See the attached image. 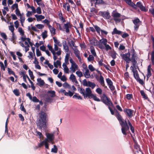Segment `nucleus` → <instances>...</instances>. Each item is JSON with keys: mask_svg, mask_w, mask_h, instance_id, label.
<instances>
[{"mask_svg": "<svg viewBox=\"0 0 154 154\" xmlns=\"http://www.w3.org/2000/svg\"><path fill=\"white\" fill-rule=\"evenodd\" d=\"M140 93L144 98L145 99H146L147 98V96L143 91H140Z\"/></svg>", "mask_w": 154, "mask_h": 154, "instance_id": "obj_52", "label": "nucleus"}, {"mask_svg": "<svg viewBox=\"0 0 154 154\" xmlns=\"http://www.w3.org/2000/svg\"><path fill=\"white\" fill-rule=\"evenodd\" d=\"M94 59V56L91 55H89L88 57V61H91L93 60Z\"/></svg>", "mask_w": 154, "mask_h": 154, "instance_id": "obj_53", "label": "nucleus"}, {"mask_svg": "<svg viewBox=\"0 0 154 154\" xmlns=\"http://www.w3.org/2000/svg\"><path fill=\"white\" fill-rule=\"evenodd\" d=\"M98 14L102 16L104 18L106 19H109L111 17L109 13L106 11H100L99 12Z\"/></svg>", "mask_w": 154, "mask_h": 154, "instance_id": "obj_9", "label": "nucleus"}, {"mask_svg": "<svg viewBox=\"0 0 154 154\" xmlns=\"http://www.w3.org/2000/svg\"><path fill=\"white\" fill-rule=\"evenodd\" d=\"M66 65L67 64H66L63 63L62 65V66L63 67L64 72L66 73L69 74V70Z\"/></svg>", "mask_w": 154, "mask_h": 154, "instance_id": "obj_20", "label": "nucleus"}, {"mask_svg": "<svg viewBox=\"0 0 154 154\" xmlns=\"http://www.w3.org/2000/svg\"><path fill=\"white\" fill-rule=\"evenodd\" d=\"M130 54L129 53H125L121 55L122 58L127 63H129L130 61H131L133 63V64L134 65L136 64V61L135 60L136 55L134 53H133L132 55L131 58L130 57Z\"/></svg>", "mask_w": 154, "mask_h": 154, "instance_id": "obj_4", "label": "nucleus"}, {"mask_svg": "<svg viewBox=\"0 0 154 154\" xmlns=\"http://www.w3.org/2000/svg\"><path fill=\"white\" fill-rule=\"evenodd\" d=\"M120 14L115 11H113L112 13V16L113 18L120 17Z\"/></svg>", "mask_w": 154, "mask_h": 154, "instance_id": "obj_26", "label": "nucleus"}, {"mask_svg": "<svg viewBox=\"0 0 154 154\" xmlns=\"http://www.w3.org/2000/svg\"><path fill=\"white\" fill-rule=\"evenodd\" d=\"M133 22L134 24V29L137 31L140 25V20L138 18H136L133 20Z\"/></svg>", "mask_w": 154, "mask_h": 154, "instance_id": "obj_13", "label": "nucleus"}, {"mask_svg": "<svg viewBox=\"0 0 154 154\" xmlns=\"http://www.w3.org/2000/svg\"><path fill=\"white\" fill-rule=\"evenodd\" d=\"M14 94L17 96H18L19 95V91L18 90L16 89L13 91Z\"/></svg>", "mask_w": 154, "mask_h": 154, "instance_id": "obj_59", "label": "nucleus"}, {"mask_svg": "<svg viewBox=\"0 0 154 154\" xmlns=\"http://www.w3.org/2000/svg\"><path fill=\"white\" fill-rule=\"evenodd\" d=\"M18 30L21 36H25L24 35V32L21 27H19Z\"/></svg>", "mask_w": 154, "mask_h": 154, "instance_id": "obj_30", "label": "nucleus"}, {"mask_svg": "<svg viewBox=\"0 0 154 154\" xmlns=\"http://www.w3.org/2000/svg\"><path fill=\"white\" fill-rule=\"evenodd\" d=\"M98 81L100 83L102 86H104L105 84L104 79L101 75H100Z\"/></svg>", "mask_w": 154, "mask_h": 154, "instance_id": "obj_22", "label": "nucleus"}, {"mask_svg": "<svg viewBox=\"0 0 154 154\" xmlns=\"http://www.w3.org/2000/svg\"><path fill=\"white\" fill-rule=\"evenodd\" d=\"M83 71L84 72V75L85 77L87 78H88L90 77V75L89 73V70L87 68V66L85 64L83 65Z\"/></svg>", "mask_w": 154, "mask_h": 154, "instance_id": "obj_7", "label": "nucleus"}, {"mask_svg": "<svg viewBox=\"0 0 154 154\" xmlns=\"http://www.w3.org/2000/svg\"><path fill=\"white\" fill-rule=\"evenodd\" d=\"M122 32L120 31H119L117 30L116 28H115L113 31L112 32V35L115 34H117L119 35H120L122 34Z\"/></svg>", "mask_w": 154, "mask_h": 154, "instance_id": "obj_28", "label": "nucleus"}, {"mask_svg": "<svg viewBox=\"0 0 154 154\" xmlns=\"http://www.w3.org/2000/svg\"><path fill=\"white\" fill-rule=\"evenodd\" d=\"M106 80L108 86L110 85L113 84L112 82L109 78L106 79Z\"/></svg>", "mask_w": 154, "mask_h": 154, "instance_id": "obj_47", "label": "nucleus"}, {"mask_svg": "<svg viewBox=\"0 0 154 154\" xmlns=\"http://www.w3.org/2000/svg\"><path fill=\"white\" fill-rule=\"evenodd\" d=\"M91 11L93 12V13L97 14L98 12L97 10H96L95 8H92L91 9Z\"/></svg>", "mask_w": 154, "mask_h": 154, "instance_id": "obj_64", "label": "nucleus"}, {"mask_svg": "<svg viewBox=\"0 0 154 154\" xmlns=\"http://www.w3.org/2000/svg\"><path fill=\"white\" fill-rule=\"evenodd\" d=\"M69 58V54H66L65 58V63L66 64H67L68 63Z\"/></svg>", "mask_w": 154, "mask_h": 154, "instance_id": "obj_40", "label": "nucleus"}, {"mask_svg": "<svg viewBox=\"0 0 154 154\" xmlns=\"http://www.w3.org/2000/svg\"><path fill=\"white\" fill-rule=\"evenodd\" d=\"M54 66L56 68H57L58 66H61V63L59 60H57L56 61L54 62Z\"/></svg>", "mask_w": 154, "mask_h": 154, "instance_id": "obj_25", "label": "nucleus"}, {"mask_svg": "<svg viewBox=\"0 0 154 154\" xmlns=\"http://www.w3.org/2000/svg\"><path fill=\"white\" fill-rule=\"evenodd\" d=\"M71 26L69 22H67L66 23L64 24V27L66 30V32L67 33L69 32V29L71 27Z\"/></svg>", "mask_w": 154, "mask_h": 154, "instance_id": "obj_16", "label": "nucleus"}, {"mask_svg": "<svg viewBox=\"0 0 154 154\" xmlns=\"http://www.w3.org/2000/svg\"><path fill=\"white\" fill-rule=\"evenodd\" d=\"M35 16L36 18L37 21H40L44 19L45 18V16L42 15L35 14Z\"/></svg>", "mask_w": 154, "mask_h": 154, "instance_id": "obj_21", "label": "nucleus"}, {"mask_svg": "<svg viewBox=\"0 0 154 154\" xmlns=\"http://www.w3.org/2000/svg\"><path fill=\"white\" fill-rule=\"evenodd\" d=\"M58 92L61 93V94L63 93L65 96L68 95L67 92L65 90H64L63 89H61L58 91Z\"/></svg>", "mask_w": 154, "mask_h": 154, "instance_id": "obj_37", "label": "nucleus"}, {"mask_svg": "<svg viewBox=\"0 0 154 154\" xmlns=\"http://www.w3.org/2000/svg\"><path fill=\"white\" fill-rule=\"evenodd\" d=\"M128 125L130 126V129L131 131V132L132 133H134V129L131 123L130 122L129 120H128Z\"/></svg>", "mask_w": 154, "mask_h": 154, "instance_id": "obj_41", "label": "nucleus"}, {"mask_svg": "<svg viewBox=\"0 0 154 154\" xmlns=\"http://www.w3.org/2000/svg\"><path fill=\"white\" fill-rule=\"evenodd\" d=\"M47 32L45 30L43 32L42 34V37L43 39H45L46 38L47 36Z\"/></svg>", "mask_w": 154, "mask_h": 154, "instance_id": "obj_46", "label": "nucleus"}, {"mask_svg": "<svg viewBox=\"0 0 154 154\" xmlns=\"http://www.w3.org/2000/svg\"><path fill=\"white\" fill-rule=\"evenodd\" d=\"M54 49L55 53L57 56H59L61 55V51L60 48H58L56 44H54Z\"/></svg>", "mask_w": 154, "mask_h": 154, "instance_id": "obj_14", "label": "nucleus"}, {"mask_svg": "<svg viewBox=\"0 0 154 154\" xmlns=\"http://www.w3.org/2000/svg\"><path fill=\"white\" fill-rule=\"evenodd\" d=\"M88 81L87 82L86 79H84L83 81V85L85 86H88Z\"/></svg>", "mask_w": 154, "mask_h": 154, "instance_id": "obj_60", "label": "nucleus"}, {"mask_svg": "<svg viewBox=\"0 0 154 154\" xmlns=\"http://www.w3.org/2000/svg\"><path fill=\"white\" fill-rule=\"evenodd\" d=\"M20 20L21 23H24L25 20V17L24 14L22 13V14L19 16Z\"/></svg>", "mask_w": 154, "mask_h": 154, "instance_id": "obj_32", "label": "nucleus"}, {"mask_svg": "<svg viewBox=\"0 0 154 154\" xmlns=\"http://www.w3.org/2000/svg\"><path fill=\"white\" fill-rule=\"evenodd\" d=\"M48 93L50 94L51 96V97H54L55 96V92L54 91H48Z\"/></svg>", "mask_w": 154, "mask_h": 154, "instance_id": "obj_44", "label": "nucleus"}, {"mask_svg": "<svg viewBox=\"0 0 154 154\" xmlns=\"http://www.w3.org/2000/svg\"><path fill=\"white\" fill-rule=\"evenodd\" d=\"M94 45L97 46L100 48L101 49H103L104 48L103 44L105 45L107 42V40L106 38H103L100 39L99 41L95 39L94 40Z\"/></svg>", "mask_w": 154, "mask_h": 154, "instance_id": "obj_5", "label": "nucleus"}, {"mask_svg": "<svg viewBox=\"0 0 154 154\" xmlns=\"http://www.w3.org/2000/svg\"><path fill=\"white\" fill-rule=\"evenodd\" d=\"M35 134L36 136H37L40 138H41L43 137V135L42 133L36 131L35 132Z\"/></svg>", "mask_w": 154, "mask_h": 154, "instance_id": "obj_38", "label": "nucleus"}, {"mask_svg": "<svg viewBox=\"0 0 154 154\" xmlns=\"http://www.w3.org/2000/svg\"><path fill=\"white\" fill-rule=\"evenodd\" d=\"M63 49L65 50V52H68L69 51V48L66 41H64L63 42Z\"/></svg>", "mask_w": 154, "mask_h": 154, "instance_id": "obj_19", "label": "nucleus"}, {"mask_svg": "<svg viewBox=\"0 0 154 154\" xmlns=\"http://www.w3.org/2000/svg\"><path fill=\"white\" fill-rule=\"evenodd\" d=\"M136 6L139 7L140 8V10L142 11H146L147 10V9L140 2H137V3L136 5ZM136 7V6L135 8Z\"/></svg>", "mask_w": 154, "mask_h": 154, "instance_id": "obj_15", "label": "nucleus"}, {"mask_svg": "<svg viewBox=\"0 0 154 154\" xmlns=\"http://www.w3.org/2000/svg\"><path fill=\"white\" fill-rule=\"evenodd\" d=\"M9 29L12 32H14V29L13 25H11L9 26Z\"/></svg>", "mask_w": 154, "mask_h": 154, "instance_id": "obj_63", "label": "nucleus"}, {"mask_svg": "<svg viewBox=\"0 0 154 154\" xmlns=\"http://www.w3.org/2000/svg\"><path fill=\"white\" fill-rule=\"evenodd\" d=\"M90 97L93 98V99L96 101H100V99L99 98H98L97 97L93 94Z\"/></svg>", "mask_w": 154, "mask_h": 154, "instance_id": "obj_42", "label": "nucleus"}, {"mask_svg": "<svg viewBox=\"0 0 154 154\" xmlns=\"http://www.w3.org/2000/svg\"><path fill=\"white\" fill-rule=\"evenodd\" d=\"M35 26L39 29H42L43 28L44 26V25L41 24H38L35 25Z\"/></svg>", "mask_w": 154, "mask_h": 154, "instance_id": "obj_54", "label": "nucleus"}, {"mask_svg": "<svg viewBox=\"0 0 154 154\" xmlns=\"http://www.w3.org/2000/svg\"><path fill=\"white\" fill-rule=\"evenodd\" d=\"M126 97L128 100H131L133 97V95L131 94H128L126 95Z\"/></svg>", "mask_w": 154, "mask_h": 154, "instance_id": "obj_51", "label": "nucleus"}, {"mask_svg": "<svg viewBox=\"0 0 154 154\" xmlns=\"http://www.w3.org/2000/svg\"><path fill=\"white\" fill-rule=\"evenodd\" d=\"M126 2L129 5L135 8L136 6V5H135L134 3L132 2H131V0H125Z\"/></svg>", "mask_w": 154, "mask_h": 154, "instance_id": "obj_29", "label": "nucleus"}, {"mask_svg": "<svg viewBox=\"0 0 154 154\" xmlns=\"http://www.w3.org/2000/svg\"><path fill=\"white\" fill-rule=\"evenodd\" d=\"M47 47L51 51L52 53H53L55 52L54 50L53 49L52 47L49 45H48Z\"/></svg>", "mask_w": 154, "mask_h": 154, "instance_id": "obj_61", "label": "nucleus"}, {"mask_svg": "<svg viewBox=\"0 0 154 154\" xmlns=\"http://www.w3.org/2000/svg\"><path fill=\"white\" fill-rule=\"evenodd\" d=\"M88 86L93 89L95 86V85L94 83L91 82L90 81H88Z\"/></svg>", "mask_w": 154, "mask_h": 154, "instance_id": "obj_39", "label": "nucleus"}, {"mask_svg": "<svg viewBox=\"0 0 154 154\" xmlns=\"http://www.w3.org/2000/svg\"><path fill=\"white\" fill-rule=\"evenodd\" d=\"M63 87L66 88H70V85L66 82H65L63 83Z\"/></svg>", "mask_w": 154, "mask_h": 154, "instance_id": "obj_45", "label": "nucleus"}, {"mask_svg": "<svg viewBox=\"0 0 154 154\" xmlns=\"http://www.w3.org/2000/svg\"><path fill=\"white\" fill-rule=\"evenodd\" d=\"M79 92L81 94H82L84 96V97L85 98V90L84 89H83L81 88H79Z\"/></svg>", "mask_w": 154, "mask_h": 154, "instance_id": "obj_43", "label": "nucleus"}, {"mask_svg": "<svg viewBox=\"0 0 154 154\" xmlns=\"http://www.w3.org/2000/svg\"><path fill=\"white\" fill-rule=\"evenodd\" d=\"M45 135L47 138L39 143L38 146L39 147H41L45 145V148L48 149V143L49 142L52 144L54 143V133H46Z\"/></svg>", "mask_w": 154, "mask_h": 154, "instance_id": "obj_2", "label": "nucleus"}, {"mask_svg": "<svg viewBox=\"0 0 154 154\" xmlns=\"http://www.w3.org/2000/svg\"><path fill=\"white\" fill-rule=\"evenodd\" d=\"M88 68L89 70L93 72L95 70V68L91 64L89 65Z\"/></svg>", "mask_w": 154, "mask_h": 154, "instance_id": "obj_49", "label": "nucleus"}, {"mask_svg": "<svg viewBox=\"0 0 154 154\" xmlns=\"http://www.w3.org/2000/svg\"><path fill=\"white\" fill-rule=\"evenodd\" d=\"M29 75L32 79H33L34 78V76L33 75V72L30 70L29 69L28 70Z\"/></svg>", "mask_w": 154, "mask_h": 154, "instance_id": "obj_50", "label": "nucleus"}, {"mask_svg": "<svg viewBox=\"0 0 154 154\" xmlns=\"http://www.w3.org/2000/svg\"><path fill=\"white\" fill-rule=\"evenodd\" d=\"M96 92L99 94H101L102 93V90L100 88H98L96 90Z\"/></svg>", "mask_w": 154, "mask_h": 154, "instance_id": "obj_62", "label": "nucleus"}, {"mask_svg": "<svg viewBox=\"0 0 154 154\" xmlns=\"http://www.w3.org/2000/svg\"><path fill=\"white\" fill-rule=\"evenodd\" d=\"M151 67V65H149L148 67L147 73V78H149L151 75V70H152V69Z\"/></svg>", "mask_w": 154, "mask_h": 154, "instance_id": "obj_23", "label": "nucleus"}, {"mask_svg": "<svg viewBox=\"0 0 154 154\" xmlns=\"http://www.w3.org/2000/svg\"><path fill=\"white\" fill-rule=\"evenodd\" d=\"M76 74L79 77H81L83 76L82 72L80 71H76Z\"/></svg>", "mask_w": 154, "mask_h": 154, "instance_id": "obj_55", "label": "nucleus"}, {"mask_svg": "<svg viewBox=\"0 0 154 154\" xmlns=\"http://www.w3.org/2000/svg\"><path fill=\"white\" fill-rule=\"evenodd\" d=\"M96 1V2L95 3V5L97 4H102L104 2L102 0H91V2H94Z\"/></svg>", "mask_w": 154, "mask_h": 154, "instance_id": "obj_31", "label": "nucleus"}, {"mask_svg": "<svg viewBox=\"0 0 154 154\" xmlns=\"http://www.w3.org/2000/svg\"><path fill=\"white\" fill-rule=\"evenodd\" d=\"M72 49L74 51V53L76 56L78 58L79 62L81 61V58L80 56V52L77 48V47H74V48H72Z\"/></svg>", "mask_w": 154, "mask_h": 154, "instance_id": "obj_10", "label": "nucleus"}, {"mask_svg": "<svg viewBox=\"0 0 154 154\" xmlns=\"http://www.w3.org/2000/svg\"><path fill=\"white\" fill-rule=\"evenodd\" d=\"M91 53L93 55V56L96 57L97 54L95 51V50L93 47H91Z\"/></svg>", "mask_w": 154, "mask_h": 154, "instance_id": "obj_36", "label": "nucleus"}, {"mask_svg": "<svg viewBox=\"0 0 154 154\" xmlns=\"http://www.w3.org/2000/svg\"><path fill=\"white\" fill-rule=\"evenodd\" d=\"M104 45L105 46V49L106 51L111 49V47L109 45L107 44V43Z\"/></svg>", "mask_w": 154, "mask_h": 154, "instance_id": "obj_57", "label": "nucleus"}, {"mask_svg": "<svg viewBox=\"0 0 154 154\" xmlns=\"http://www.w3.org/2000/svg\"><path fill=\"white\" fill-rule=\"evenodd\" d=\"M73 98H77L78 99L82 100V97L79 95L78 94H75L73 95Z\"/></svg>", "mask_w": 154, "mask_h": 154, "instance_id": "obj_56", "label": "nucleus"}, {"mask_svg": "<svg viewBox=\"0 0 154 154\" xmlns=\"http://www.w3.org/2000/svg\"><path fill=\"white\" fill-rule=\"evenodd\" d=\"M37 81L38 82V85L40 86H42L44 85V82L43 80H42L41 78L38 79Z\"/></svg>", "mask_w": 154, "mask_h": 154, "instance_id": "obj_27", "label": "nucleus"}, {"mask_svg": "<svg viewBox=\"0 0 154 154\" xmlns=\"http://www.w3.org/2000/svg\"><path fill=\"white\" fill-rule=\"evenodd\" d=\"M47 122V114L44 112H41L38 115L36 124L40 129H44L47 127L46 123Z\"/></svg>", "mask_w": 154, "mask_h": 154, "instance_id": "obj_1", "label": "nucleus"}, {"mask_svg": "<svg viewBox=\"0 0 154 154\" xmlns=\"http://www.w3.org/2000/svg\"><path fill=\"white\" fill-rule=\"evenodd\" d=\"M36 12L38 14H40L42 13L41 9L39 7H38L36 10Z\"/></svg>", "mask_w": 154, "mask_h": 154, "instance_id": "obj_58", "label": "nucleus"}, {"mask_svg": "<svg viewBox=\"0 0 154 154\" xmlns=\"http://www.w3.org/2000/svg\"><path fill=\"white\" fill-rule=\"evenodd\" d=\"M94 27L96 31L97 32V33L99 34L100 35V32H101V30L102 29H100V27L98 26H94Z\"/></svg>", "mask_w": 154, "mask_h": 154, "instance_id": "obj_33", "label": "nucleus"}, {"mask_svg": "<svg viewBox=\"0 0 154 154\" xmlns=\"http://www.w3.org/2000/svg\"><path fill=\"white\" fill-rule=\"evenodd\" d=\"M134 75V77L137 80H138L140 79L139 75L138 74L137 71V70H135L133 72Z\"/></svg>", "mask_w": 154, "mask_h": 154, "instance_id": "obj_35", "label": "nucleus"}, {"mask_svg": "<svg viewBox=\"0 0 154 154\" xmlns=\"http://www.w3.org/2000/svg\"><path fill=\"white\" fill-rule=\"evenodd\" d=\"M20 39L23 42H24V44L26 45H30L32 46L33 44L30 42V39L29 38H26L25 36H21Z\"/></svg>", "mask_w": 154, "mask_h": 154, "instance_id": "obj_8", "label": "nucleus"}, {"mask_svg": "<svg viewBox=\"0 0 154 154\" xmlns=\"http://www.w3.org/2000/svg\"><path fill=\"white\" fill-rule=\"evenodd\" d=\"M69 61L71 64L70 69L72 73L74 72L76 70L78 69V66L72 58L70 59Z\"/></svg>", "mask_w": 154, "mask_h": 154, "instance_id": "obj_6", "label": "nucleus"}, {"mask_svg": "<svg viewBox=\"0 0 154 154\" xmlns=\"http://www.w3.org/2000/svg\"><path fill=\"white\" fill-rule=\"evenodd\" d=\"M92 94L90 88H86L85 91V98L88 97V98H90Z\"/></svg>", "mask_w": 154, "mask_h": 154, "instance_id": "obj_12", "label": "nucleus"}, {"mask_svg": "<svg viewBox=\"0 0 154 154\" xmlns=\"http://www.w3.org/2000/svg\"><path fill=\"white\" fill-rule=\"evenodd\" d=\"M48 27L51 33V35H54L55 34V29L51 25L49 26Z\"/></svg>", "mask_w": 154, "mask_h": 154, "instance_id": "obj_24", "label": "nucleus"}, {"mask_svg": "<svg viewBox=\"0 0 154 154\" xmlns=\"http://www.w3.org/2000/svg\"><path fill=\"white\" fill-rule=\"evenodd\" d=\"M115 115L122 127L121 130L122 133L124 135H126L127 133L129 131V128L126 121H125V122L123 121L121 116L119 114L117 111H116Z\"/></svg>", "mask_w": 154, "mask_h": 154, "instance_id": "obj_3", "label": "nucleus"}, {"mask_svg": "<svg viewBox=\"0 0 154 154\" xmlns=\"http://www.w3.org/2000/svg\"><path fill=\"white\" fill-rule=\"evenodd\" d=\"M16 14L18 16H20L22 14H21L18 8L16 9L15 11Z\"/></svg>", "mask_w": 154, "mask_h": 154, "instance_id": "obj_48", "label": "nucleus"}, {"mask_svg": "<svg viewBox=\"0 0 154 154\" xmlns=\"http://www.w3.org/2000/svg\"><path fill=\"white\" fill-rule=\"evenodd\" d=\"M58 151V149L55 145H54L53 148L51 149V152H52L56 153Z\"/></svg>", "mask_w": 154, "mask_h": 154, "instance_id": "obj_34", "label": "nucleus"}, {"mask_svg": "<svg viewBox=\"0 0 154 154\" xmlns=\"http://www.w3.org/2000/svg\"><path fill=\"white\" fill-rule=\"evenodd\" d=\"M125 112L129 117H131L133 115V111L131 109H126Z\"/></svg>", "mask_w": 154, "mask_h": 154, "instance_id": "obj_18", "label": "nucleus"}, {"mask_svg": "<svg viewBox=\"0 0 154 154\" xmlns=\"http://www.w3.org/2000/svg\"><path fill=\"white\" fill-rule=\"evenodd\" d=\"M102 100L103 102L105 104L108 106H109L112 105V103L111 101L105 95H104V96L103 97Z\"/></svg>", "mask_w": 154, "mask_h": 154, "instance_id": "obj_11", "label": "nucleus"}, {"mask_svg": "<svg viewBox=\"0 0 154 154\" xmlns=\"http://www.w3.org/2000/svg\"><path fill=\"white\" fill-rule=\"evenodd\" d=\"M69 80L72 82H74L76 84H77L78 82L76 79L75 76L73 74L70 75L69 78Z\"/></svg>", "mask_w": 154, "mask_h": 154, "instance_id": "obj_17", "label": "nucleus"}]
</instances>
